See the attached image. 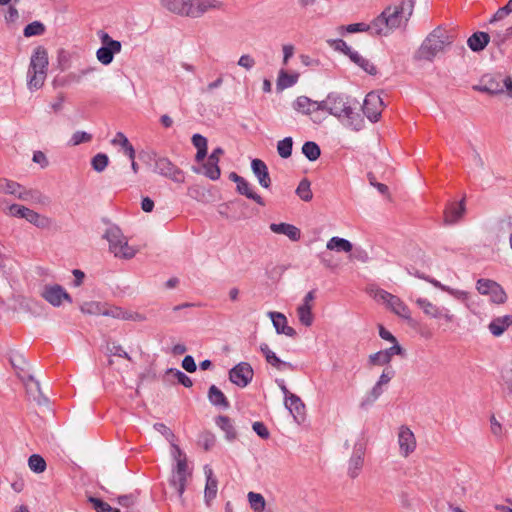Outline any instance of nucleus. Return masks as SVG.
<instances>
[{
	"label": "nucleus",
	"mask_w": 512,
	"mask_h": 512,
	"mask_svg": "<svg viewBox=\"0 0 512 512\" xmlns=\"http://www.w3.org/2000/svg\"><path fill=\"white\" fill-rule=\"evenodd\" d=\"M48 53L43 46H38L33 50L30 64L27 71V87L30 91L40 89L47 76Z\"/></svg>",
	"instance_id": "f257e3e1"
},
{
	"label": "nucleus",
	"mask_w": 512,
	"mask_h": 512,
	"mask_svg": "<svg viewBox=\"0 0 512 512\" xmlns=\"http://www.w3.org/2000/svg\"><path fill=\"white\" fill-rule=\"evenodd\" d=\"M161 5L179 16L199 18L210 8L216 7L215 0H161Z\"/></svg>",
	"instance_id": "f03ea898"
},
{
	"label": "nucleus",
	"mask_w": 512,
	"mask_h": 512,
	"mask_svg": "<svg viewBox=\"0 0 512 512\" xmlns=\"http://www.w3.org/2000/svg\"><path fill=\"white\" fill-rule=\"evenodd\" d=\"M450 43L446 30L437 27L425 38L417 51L416 57L421 60L432 61Z\"/></svg>",
	"instance_id": "7ed1b4c3"
},
{
	"label": "nucleus",
	"mask_w": 512,
	"mask_h": 512,
	"mask_svg": "<svg viewBox=\"0 0 512 512\" xmlns=\"http://www.w3.org/2000/svg\"><path fill=\"white\" fill-rule=\"evenodd\" d=\"M149 159L154 161L153 171L155 173L168 178L175 183L185 182L184 171L176 166L169 158L158 156L156 153H153L152 156H149Z\"/></svg>",
	"instance_id": "20e7f679"
},
{
	"label": "nucleus",
	"mask_w": 512,
	"mask_h": 512,
	"mask_svg": "<svg viewBox=\"0 0 512 512\" xmlns=\"http://www.w3.org/2000/svg\"><path fill=\"white\" fill-rule=\"evenodd\" d=\"M174 448L179 457L182 458H179L177 460L176 467L175 469H173L169 483L170 486H172L176 490L178 496L182 498L186 489L187 477L189 475L188 465L186 456L182 453L181 449L176 445H174Z\"/></svg>",
	"instance_id": "39448f33"
},
{
	"label": "nucleus",
	"mask_w": 512,
	"mask_h": 512,
	"mask_svg": "<svg viewBox=\"0 0 512 512\" xmlns=\"http://www.w3.org/2000/svg\"><path fill=\"white\" fill-rule=\"evenodd\" d=\"M99 39L101 40V47L96 52L98 61L103 65L112 63L115 54L121 52L122 44L118 40L112 39L108 33L103 30L98 32Z\"/></svg>",
	"instance_id": "423d86ee"
},
{
	"label": "nucleus",
	"mask_w": 512,
	"mask_h": 512,
	"mask_svg": "<svg viewBox=\"0 0 512 512\" xmlns=\"http://www.w3.org/2000/svg\"><path fill=\"white\" fill-rule=\"evenodd\" d=\"M377 35H387L389 30L399 28V22L391 12V6L386 7L379 16H377L370 25Z\"/></svg>",
	"instance_id": "0eeeda50"
},
{
	"label": "nucleus",
	"mask_w": 512,
	"mask_h": 512,
	"mask_svg": "<svg viewBox=\"0 0 512 512\" xmlns=\"http://www.w3.org/2000/svg\"><path fill=\"white\" fill-rule=\"evenodd\" d=\"M254 371L247 362H240L229 371V379L235 385L244 388L253 379Z\"/></svg>",
	"instance_id": "6e6552de"
},
{
	"label": "nucleus",
	"mask_w": 512,
	"mask_h": 512,
	"mask_svg": "<svg viewBox=\"0 0 512 512\" xmlns=\"http://www.w3.org/2000/svg\"><path fill=\"white\" fill-rule=\"evenodd\" d=\"M41 296L54 307H59L64 300L69 303L73 301L70 294L59 284L46 285Z\"/></svg>",
	"instance_id": "1a4fd4ad"
},
{
	"label": "nucleus",
	"mask_w": 512,
	"mask_h": 512,
	"mask_svg": "<svg viewBox=\"0 0 512 512\" xmlns=\"http://www.w3.org/2000/svg\"><path fill=\"white\" fill-rule=\"evenodd\" d=\"M382 107L383 101L381 97L374 92H370L366 95L364 99L362 110L364 115L371 122L375 123L379 120L381 116Z\"/></svg>",
	"instance_id": "9d476101"
},
{
	"label": "nucleus",
	"mask_w": 512,
	"mask_h": 512,
	"mask_svg": "<svg viewBox=\"0 0 512 512\" xmlns=\"http://www.w3.org/2000/svg\"><path fill=\"white\" fill-rule=\"evenodd\" d=\"M416 303L426 315L432 318H443L447 322H452L454 320V315L451 314L447 308L437 307L425 298H418Z\"/></svg>",
	"instance_id": "9b49d317"
},
{
	"label": "nucleus",
	"mask_w": 512,
	"mask_h": 512,
	"mask_svg": "<svg viewBox=\"0 0 512 512\" xmlns=\"http://www.w3.org/2000/svg\"><path fill=\"white\" fill-rule=\"evenodd\" d=\"M23 381L26 392L31 400L35 401L38 405L48 404L49 399L43 395L40 383L32 375H27V378H23Z\"/></svg>",
	"instance_id": "f8f14e48"
},
{
	"label": "nucleus",
	"mask_w": 512,
	"mask_h": 512,
	"mask_svg": "<svg viewBox=\"0 0 512 512\" xmlns=\"http://www.w3.org/2000/svg\"><path fill=\"white\" fill-rule=\"evenodd\" d=\"M251 169L261 187L268 189L271 187V178L266 163L258 158L252 159Z\"/></svg>",
	"instance_id": "ddd939ff"
},
{
	"label": "nucleus",
	"mask_w": 512,
	"mask_h": 512,
	"mask_svg": "<svg viewBox=\"0 0 512 512\" xmlns=\"http://www.w3.org/2000/svg\"><path fill=\"white\" fill-rule=\"evenodd\" d=\"M501 82H503L501 75H485L481 80V84L476 86L475 89L488 94H500L502 93Z\"/></svg>",
	"instance_id": "4468645a"
},
{
	"label": "nucleus",
	"mask_w": 512,
	"mask_h": 512,
	"mask_svg": "<svg viewBox=\"0 0 512 512\" xmlns=\"http://www.w3.org/2000/svg\"><path fill=\"white\" fill-rule=\"evenodd\" d=\"M329 114L341 119L343 114L349 107V103L345 100L343 94L338 92L329 93Z\"/></svg>",
	"instance_id": "2eb2a0df"
},
{
	"label": "nucleus",
	"mask_w": 512,
	"mask_h": 512,
	"mask_svg": "<svg viewBox=\"0 0 512 512\" xmlns=\"http://www.w3.org/2000/svg\"><path fill=\"white\" fill-rule=\"evenodd\" d=\"M400 450L404 456H408L416 448V440L413 432L405 426H402L398 435Z\"/></svg>",
	"instance_id": "dca6fc26"
},
{
	"label": "nucleus",
	"mask_w": 512,
	"mask_h": 512,
	"mask_svg": "<svg viewBox=\"0 0 512 512\" xmlns=\"http://www.w3.org/2000/svg\"><path fill=\"white\" fill-rule=\"evenodd\" d=\"M465 198L459 202H450L444 210V220L446 224L456 223L465 213Z\"/></svg>",
	"instance_id": "f3484780"
},
{
	"label": "nucleus",
	"mask_w": 512,
	"mask_h": 512,
	"mask_svg": "<svg viewBox=\"0 0 512 512\" xmlns=\"http://www.w3.org/2000/svg\"><path fill=\"white\" fill-rule=\"evenodd\" d=\"M285 407L293 415L294 419L300 423L305 417V404L299 396L292 394L284 401Z\"/></svg>",
	"instance_id": "a211bd4d"
},
{
	"label": "nucleus",
	"mask_w": 512,
	"mask_h": 512,
	"mask_svg": "<svg viewBox=\"0 0 512 512\" xmlns=\"http://www.w3.org/2000/svg\"><path fill=\"white\" fill-rule=\"evenodd\" d=\"M491 42V35L487 32L477 31L474 32L468 39L467 45L471 51L479 53L483 51Z\"/></svg>",
	"instance_id": "6ab92c4d"
},
{
	"label": "nucleus",
	"mask_w": 512,
	"mask_h": 512,
	"mask_svg": "<svg viewBox=\"0 0 512 512\" xmlns=\"http://www.w3.org/2000/svg\"><path fill=\"white\" fill-rule=\"evenodd\" d=\"M415 1L416 0H402L400 5L394 7L391 6V12L395 15L396 21L399 22V26L401 25L403 18H405V21H408L412 16Z\"/></svg>",
	"instance_id": "aec40b11"
},
{
	"label": "nucleus",
	"mask_w": 512,
	"mask_h": 512,
	"mask_svg": "<svg viewBox=\"0 0 512 512\" xmlns=\"http://www.w3.org/2000/svg\"><path fill=\"white\" fill-rule=\"evenodd\" d=\"M103 237L109 242L110 251L114 253L115 256H118V246L126 239L121 229L115 225L111 226L106 230Z\"/></svg>",
	"instance_id": "412c9836"
},
{
	"label": "nucleus",
	"mask_w": 512,
	"mask_h": 512,
	"mask_svg": "<svg viewBox=\"0 0 512 512\" xmlns=\"http://www.w3.org/2000/svg\"><path fill=\"white\" fill-rule=\"evenodd\" d=\"M490 35L492 45L496 47L502 55H504L505 45L512 38L510 27H507L504 30H494L490 33Z\"/></svg>",
	"instance_id": "4be33fe9"
},
{
	"label": "nucleus",
	"mask_w": 512,
	"mask_h": 512,
	"mask_svg": "<svg viewBox=\"0 0 512 512\" xmlns=\"http://www.w3.org/2000/svg\"><path fill=\"white\" fill-rule=\"evenodd\" d=\"M272 232L276 234L286 235L292 241H298L301 237V231L299 228L288 223H272L270 225Z\"/></svg>",
	"instance_id": "5701e85b"
},
{
	"label": "nucleus",
	"mask_w": 512,
	"mask_h": 512,
	"mask_svg": "<svg viewBox=\"0 0 512 512\" xmlns=\"http://www.w3.org/2000/svg\"><path fill=\"white\" fill-rule=\"evenodd\" d=\"M193 172L200 174L203 173L207 178L212 181H216L221 176V169L219 167V163L210 160L209 158L203 164L202 169L196 166L192 167Z\"/></svg>",
	"instance_id": "b1692460"
},
{
	"label": "nucleus",
	"mask_w": 512,
	"mask_h": 512,
	"mask_svg": "<svg viewBox=\"0 0 512 512\" xmlns=\"http://www.w3.org/2000/svg\"><path fill=\"white\" fill-rule=\"evenodd\" d=\"M363 455L364 451L362 446L356 445L354 453L349 460L348 474L351 478H355L358 476L359 471L361 470L364 462Z\"/></svg>",
	"instance_id": "393cba45"
},
{
	"label": "nucleus",
	"mask_w": 512,
	"mask_h": 512,
	"mask_svg": "<svg viewBox=\"0 0 512 512\" xmlns=\"http://www.w3.org/2000/svg\"><path fill=\"white\" fill-rule=\"evenodd\" d=\"M510 325H512V315H505L493 319L490 322L488 328L493 336L499 337Z\"/></svg>",
	"instance_id": "a878e982"
},
{
	"label": "nucleus",
	"mask_w": 512,
	"mask_h": 512,
	"mask_svg": "<svg viewBox=\"0 0 512 512\" xmlns=\"http://www.w3.org/2000/svg\"><path fill=\"white\" fill-rule=\"evenodd\" d=\"M205 474H206V486H205V491H204V498H205L206 503L209 504L210 501H212L217 495L218 481L213 476L212 469L208 468L207 466L205 467Z\"/></svg>",
	"instance_id": "bb28decb"
},
{
	"label": "nucleus",
	"mask_w": 512,
	"mask_h": 512,
	"mask_svg": "<svg viewBox=\"0 0 512 512\" xmlns=\"http://www.w3.org/2000/svg\"><path fill=\"white\" fill-rule=\"evenodd\" d=\"M236 190L239 194L255 201L257 204L261 206L265 205L263 198L258 193L253 191L250 183L245 178H242L241 181L236 184Z\"/></svg>",
	"instance_id": "cd10ccee"
},
{
	"label": "nucleus",
	"mask_w": 512,
	"mask_h": 512,
	"mask_svg": "<svg viewBox=\"0 0 512 512\" xmlns=\"http://www.w3.org/2000/svg\"><path fill=\"white\" fill-rule=\"evenodd\" d=\"M343 117L346 118V126L354 131H360L364 128L365 121L361 114L354 112L353 108L349 105Z\"/></svg>",
	"instance_id": "c85d7f7f"
},
{
	"label": "nucleus",
	"mask_w": 512,
	"mask_h": 512,
	"mask_svg": "<svg viewBox=\"0 0 512 512\" xmlns=\"http://www.w3.org/2000/svg\"><path fill=\"white\" fill-rule=\"evenodd\" d=\"M208 399L213 406L227 409L230 403L224 393L216 386L211 385L208 390Z\"/></svg>",
	"instance_id": "c756f323"
},
{
	"label": "nucleus",
	"mask_w": 512,
	"mask_h": 512,
	"mask_svg": "<svg viewBox=\"0 0 512 512\" xmlns=\"http://www.w3.org/2000/svg\"><path fill=\"white\" fill-rule=\"evenodd\" d=\"M25 220L40 229H49L53 223L51 218L41 215L30 208L27 211Z\"/></svg>",
	"instance_id": "7c9ffc66"
},
{
	"label": "nucleus",
	"mask_w": 512,
	"mask_h": 512,
	"mask_svg": "<svg viewBox=\"0 0 512 512\" xmlns=\"http://www.w3.org/2000/svg\"><path fill=\"white\" fill-rule=\"evenodd\" d=\"M216 425L225 432L228 441H234L237 438V432L232 424L231 419L226 415H219L215 419Z\"/></svg>",
	"instance_id": "2f4dec72"
},
{
	"label": "nucleus",
	"mask_w": 512,
	"mask_h": 512,
	"mask_svg": "<svg viewBox=\"0 0 512 512\" xmlns=\"http://www.w3.org/2000/svg\"><path fill=\"white\" fill-rule=\"evenodd\" d=\"M387 306L399 317L407 320L411 318L409 307L398 296L394 295Z\"/></svg>",
	"instance_id": "473e14b6"
},
{
	"label": "nucleus",
	"mask_w": 512,
	"mask_h": 512,
	"mask_svg": "<svg viewBox=\"0 0 512 512\" xmlns=\"http://www.w3.org/2000/svg\"><path fill=\"white\" fill-rule=\"evenodd\" d=\"M111 144L114 146H121L124 153L129 157L130 160L135 158V149L129 142L128 138L122 132H117L115 137L111 140Z\"/></svg>",
	"instance_id": "72a5a7b5"
},
{
	"label": "nucleus",
	"mask_w": 512,
	"mask_h": 512,
	"mask_svg": "<svg viewBox=\"0 0 512 512\" xmlns=\"http://www.w3.org/2000/svg\"><path fill=\"white\" fill-rule=\"evenodd\" d=\"M299 74L298 73H288L285 70H280L278 79H277V89L283 90L295 85L298 81Z\"/></svg>",
	"instance_id": "f704fd0d"
},
{
	"label": "nucleus",
	"mask_w": 512,
	"mask_h": 512,
	"mask_svg": "<svg viewBox=\"0 0 512 512\" xmlns=\"http://www.w3.org/2000/svg\"><path fill=\"white\" fill-rule=\"evenodd\" d=\"M328 250H334L337 252H350L353 248L352 243L344 238L334 236L332 237L326 245Z\"/></svg>",
	"instance_id": "c9c22d12"
},
{
	"label": "nucleus",
	"mask_w": 512,
	"mask_h": 512,
	"mask_svg": "<svg viewBox=\"0 0 512 512\" xmlns=\"http://www.w3.org/2000/svg\"><path fill=\"white\" fill-rule=\"evenodd\" d=\"M95 70V67H87L79 70L78 72H71L61 80V84L63 86H68L72 83H80L84 76L94 72Z\"/></svg>",
	"instance_id": "e433bc0d"
},
{
	"label": "nucleus",
	"mask_w": 512,
	"mask_h": 512,
	"mask_svg": "<svg viewBox=\"0 0 512 512\" xmlns=\"http://www.w3.org/2000/svg\"><path fill=\"white\" fill-rule=\"evenodd\" d=\"M313 105V100L307 96L297 97L292 104L293 108L296 111L301 112L305 115H310L313 113Z\"/></svg>",
	"instance_id": "4c0bfd02"
},
{
	"label": "nucleus",
	"mask_w": 512,
	"mask_h": 512,
	"mask_svg": "<svg viewBox=\"0 0 512 512\" xmlns=\"http://www.w3.org/2000/svg\"><path fill=\"white\" fill-rule=\"evenodd\" d=\"M302 153L309 161H316L321 155L319 145L314 141H306L302 146Z\"/></svg>",
	"instance_id": "58836bf2"
},
{
	"label": "nucleus",
	"mask_w": 512,
	"mask_h": 512,
	"mask_svg": "<svg viewBox=\"0 0 512 512\" xmlns=\"http://www.w3.org/2000/svg\"><path fill=\"white\" fill-rule=\"evenodd\" d=\"M22 190V185L18 182L1 178L0 179V192L4 194L18 196L19 191Z\"/></svg>",
	"instance_id": "ea45409f"
},
{
	"label": "nucleus",
	"mask_w": 512,
	"mask_h": 512,
	"mask_svg": "<svg viewBox=\"0 0 512 512\" xmlns=\"http://www.w3.org/2000/svg\"><path fill=\"white\" fill-rule=\"evenodd\" d=\"M45 31L46 27L42 22L33 21L25 26L23 30V35L26 38H30L34 36H41L45 33Z\"/></svg>",
	"instance_id": "a19ab883"
},
{
	"label": "nucleus",
	"mask_w": 512,
	"mask_h": 512,
	"mask_svg": "<svg viewBox=\"0 0 512 512\" xmlns=\"http://www.w3.org/2000/svg\"><path fill=\"white\" fill-rule=\"evenodd\" d=\"M293 150V139L292 137H285L284 139L278 141L277 143V152L279 156L283 159H287L292 155Z\"/></svg>",
	"instance_id": "79ce46f5"
},
{
	"label": "nucleus",
	"mask_w": 512,
	"mask_h": 512,
	"mask_svg": "<svg viewBox=\"0 0 512 512\" xmlns=\"http://www.w3.org/2000/svg\"><path fill=\"white\" fill-rule=\"evenodd\" d=\"M28 466L34 473H42L46 470L45 459L39 454H32L28 459Z\"/></svg>",
	"instance_id": "37998d69"
},
{
	"label": "nucleus",
	"mask_w": 512,
	"mask_h": 512,
	"mask_svg": "<svg viewBox=\"0 0 512 512\" xmlns=\"http://www.w3.org/2000/svg\"><path fill=\"white\" fill-rule=\"evenodd\" d=\"M310 186H311V184H310L309 180L304 178L300 181V183L296 189L297 196L305 202H308V201L312 200V198H313V193L311 191Z\"/></svg>",
	"instance_id": "c03bdc74"
},
{
	"label": "nucleus",
	"mask_w": 512,
	"mask_h": 512,
	"mask_svg": "<svg viewBox=\"0 0 512 512\" xmlns=\"http://www.w3.org/2000/svg\"><path fill=\"white\" fill-rule=\"evenodd\" d=\"M166 375L172 376L177 382L183 385L186 388H190L193 385V382L190 377H188L184 372L176 368H168L166 370Z\"/></svg>",
	"instance_id": "a18cd8bd"
},
{
	"label": "nucleus",
	"mask_w": 512,
	"mask_h": 512,
	"mask_svg": "<svg viewBox=\"0 0 512 512\" xmlns=\"http://www.w3.org/2000/svg\"><path fill=\"white\" fill-rule=\"evenodd\" d=\"M297 315L302 325L309 327L313 323L312 306L300 305L297 308Z\"/></svg>",
	"instance_id": "49530a36"
},
{
	"label": "nucleus",
	"mask_w": 512,
	"mask_h": 512,
	"mask_svg": "<svg viewBox=\"0 0 512 512\" xmlns=\"http://www.w3.org/2000/svg\"><path fill=\"white\" fill-rule=\"evenodd\" d=\"M248 501L255 512H262L265 509L266 501L260 493L249 492Z\"/></svg>",
	"instance_id": "de8ad7c7"
},
{
	"label": "nucleus",
	"mask_w": 512,
	"mask_h": 512,
	"mask_svg": "<svg viewBox=\"0 0 512 512\" xmlns=\"http://www.w3.org/2000/svg\"><path fill=\"white\" fill-rule=\"evenodd\" d=\"M88 502L92 504L96 512H120L119 509L112 508L107 502L93 496L88 497Z\"/></svg>",
	"instance_id": "09e8293b"
},
{
	"label": "nucleus",
	"mask_w": 512,
	"mask_h": 512,
	"mask_svg": "<svg viewBox=\"0 0 512 512\" xmlns=\"http://www.w3.org/2000/svg\"><path fill=\"white\" fill-rule=\"evenodd\" d=\"M268 316L270 317L277 334H282L284 326L287 323L286 316L281 312L274 311L269 312Z\"/></svg>",
	"instance_id": "8fccbe9b"
},
{
	"label": "nucleus",
	"mask_w": 512,
	"mask_h": 512,
	"mask_svg": "<svg viewBox=\"0 0 512 512\" xmlns=\"http://www.w3.org/2000/svg\"><path fill=\"white\" fill-rule=\"evenodd\" d=\"M494 288L490 291L489 296L493 303L504 304L507 300V295L502 286L495 282Z\"/></svg>",
	"instance_id": "3c124183"
},
{
	"label": "nucleus",
	"mask_w": 512,
	"mask_h": 512,
	"mask_svg": "<svg viewBox=\"0 0 512 512\" xmlns=\"http://www.w3.org/2000/svg\"><path fill=\"white\" fill-rule=\"evenodd\" d=\"M370 29V25L366 23H353L349 25H341L338 27L339 33L344 34L346 33H357V32H366Z\"/></svg>",
	"instance_id": "603ef678"
},
{
	"label": "nucleus",
	"mask_w": 512,
	"mask_h": 512,
	"mask_svg": "<svg viewBox=\"0 0 512 512\" xmlns=\"http://www.w3.org/2000/svg\"><path fill=\"white\" fill-rule=\"evenodd\" d=\"M109 164V158L106 154L104 153H98L96 154L93 158H92V161H91V165H92V168L96 171V172H102L105 170V168L108 166Z\"/></svg>",
	"instance_id": "864d4df0"
},
{
	"label": "nucleus",
	"mask_w": 512,
	"mask_h": 512,
	"mask_svg": "<svg viewBox=\"0 0 512 512\" xmlns=\"http://www.w3.org/2000/svg\"><path fill=\"white\" fill-rule=\"evenodd\" d=\"M383 393L382 386H378V383H376L368 395L362 400L361 407H366L368 405H371L374 403Z\"/></svg>",
	"instance_id": "5fc2aeb1"
},
{
	"label": "nucleus",
	"mask_w": 512,
	"mask_h": 512,
	"mask_svg": "<svg viewBox=\"0 0 512 512\" xmlns=\"http://www.w3.org/2000/svg\"><path fill=\"white\" fill-rule=\"evenodd\" d=\"M495 282L491 279L480 278L476 282V289L482 295H489L490 291L494 288Z\"/></svg>",
	"instance_id": "6e6d98bb"
},
{
	"label": "nucleus",
	"mask_w": 512,
	"mask_h": 512,
	"mask_svg": "<svg viewBox=\"0 0 512 512\" xmlns=\"http://www.w3.org/2000/svg\"><path fill=\"white\" fill-rule=\"evenodd\" d=\"M118 256L124 259H131L135 256L136 250L128 245L127 239H125L117 249Z\"/></svg>",
	"instance_id": "4d7b16f0"
},
{
	"label": "nucleus",
	"mask_w": 512,
	"mask_h": 512,
	"mask_svg": "<svg viewBox=\"0 0 512 512\" xmlns=\"http://www.w3.org/2000/svg\"><path fill=\"white\" fill-rule=\"evenodd\" d=\"M368 362L370 365L374 366H383L388 365L390 363V360L388 357H386L383 350H380L374 354H371L368 358Z\"/></svg>",
	"instance_id": "13d9d810"
},
{
	"label": "nucleus",
	"mask_w": 512,
	"mask_h": 512,
	"mask_svg": "<svg viewBox=\"0 0 512 512\" xmlns=\"http://www.w3.org/2000/svg\"><path fill=\"white\" fill-rule=\"evenodd\" d=\"M327 43L331 48H333L336 51H339L343 53L344 55H348L350 51L352 50L350 46L347 45V43L342 39H330L327 40Z\"/></svg>",
	"instance_id": "bf43d9fd"
},
{
	"label": "nucleus",
	"mask_w": 512,
	"mask_h": 512,
	"mask_svg": "<svg viewBox=\"0 0 512 512\" xmlns=\"http://www.w3.org/2000/svg\"><path fill=\"white\" fill-rule=\"evenodd\" d=\"M92 139V135L85 132V131H76L71 139H70V144L73 145V146H76V145H79V144H82V143H86V142H90Z\"/></svg>",
	"instance_id": "052dcab7"
},
{
	"label": "nucleus",
	"mask_w": 512,
	"mask_h": 512,
	"mask_svg": "<svg viewBox=\"0 0 512 512\" xmlns=\"http://www.w3.org/2000/svg\"><path fill=\"white\" fill-rule=\"evenodd\" d=\"M383 351L390 361L392 360V357L394 355H399L401 357L406 356L405 349L398 343V341L393 342V345L391 347L384 349Z\"/></svg>",
	"instance_id": "680f3d73"
},
{
	"label": "nucleus",
	"mask_w": 512,
	"mask_h": 512,
	"mask_svg": "<svg viewBox=\"0 0 512 512\" xmlns=\"http://www.w3.org/2000/svg\"><path fill=\"white\" fill-rule=\"evenodd\" d=\"M41 193L36 190H27L22 186V190L19 191L17 198L23 201L36 200L40 201Z\"/></svg>",
	"instance_id": "e2e57ef3"
},
{
	"label": "nucleus",
	"mask_w": 512,
	"mask_h": 512,
	"mask_svg": "<svg viewBox=\"0 0 512 512\" xmlns=\"http://www.w3.org/2000/svg\"><path fill=\"white\" fill-rule=\"evenodd\" d=\"M199 443L209 451L215 445V436L210 432H204L200 435Z\"/></svg>",
	"instance_id": "0e129e2a"
},
{
	"label": "nucleus",
	"mask_w": 512,
	"mask_h": 512,
	"mask_svg": "<svg viewBox=\"0 0 512 512\" xmlns=\"http://www.w3.org/2000/svg\"><path fill=\"white\" fill-rule=\"evenodd\" d=\"M510 13H512L511 6L507 3L505 6L500 7L495 14L491 17L489 20V23H495L497 21H500L504 19L506 16H508Z\"/></svg>",
	"instance_id": "69168bd1"
},
{
	"label": "nucleus",
	"mask_w": 512,
	"mask_h": 512,
	"mask_svg": "<svg viewBox=\"0 0 512 512\" xmlns=\"http://www.w3.org/2000/svg\"><path fill=\"white\" fill-rule=\"evenodd\" d=\"M28 209H29L28 207H25L20 204H11L8 207L9 215H11L13 217H17V218H23V219H25Z\"/></svg>",
	"instance_id": "338daca9"
},
{
	"label": "nucleus",
	"mask_w": 512,
	"mask_h": 512,
	"mask_svg": "<svg viewBox=\"0 0 512 512\" xmlns=\"http://www.w3.org/2000/svg\"><path fill=\"white\" fill-rule=\"evenodd\" d=\"M253 431L262 439L266 440L270 437V432L263 422L256 421L252 424Z\"/></svg>",
	"instance_id": "774afa93"
}]
</instances>
